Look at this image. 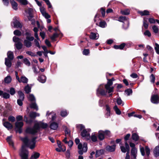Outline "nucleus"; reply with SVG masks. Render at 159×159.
Instances as JSON below:
<instances>
[{"label": "nucleus", "instance_id": "obj_1", "mask_svg": "<svg viewBox=\"0 0 159 159\" xmlns=\"http://www.w3.org/2000/svg\"><path fill=\"white\" fill-rule=\"evenodd\" d=\"M36 138H34L30 141H29L27 137H25L21 139V140L24 143V145L22 146L19 154L21 159H28L29 152L26 149V147L29 146L30 149H32L35 147Z\"/></svg>", "mask_w": 159, "mask_h": 159}, {"label": "nucleus", "instance_id": "obj_2", "mask_svg": "<svg viewBox=\"0 0 159 159\" xmlns=\"http://www.w3.org/2000/svg\"><path fill=\"white\" fill-rule=\"evenodd\" d=\"M47 126L48 125L47 123L41 122L36 123L32 128L27 127L26 129L25 132L27 133L35 135L40 131V128L45 129Z\"/></svg>", "mask_w": 159, "mask_h": 159}, {"label": "nucleus", "instance_id": "obj_3", "mask_svg": "<svg viewBox=\"0 0 159 159\" xmlns=\"http://www.w3.org/2000/svg\"><path fill=\"white\" fill-rule=\"evenodd\" d=\"M75 142L76 144H79L78 146V148L79 150L78 151L79 154L82 155L83 152H86L88 149L87 144L84 143L83 145L81 143H79L80 141L79 139L76 138L75 139Z\"/></svg>", "mask_w": 159, "mask_h": 159}, {"label": "nucleus", "instance_id": "obj_4", "mask_svg": "<svg viewBox=\"0 0 159 159\" xmlns=\"http://www.w3.org/2000/svg\"><path fill=\"white\" fill-rule=\"evenodd\" d=\"M103 84H101L97 90V95L99 96V95L102 96L106 95L107 92L103 89Z\"/></svg>", "mask_w": 159, "mask_h": 159}, {"label": "nucleus", "instance_id": "obj_5", "mask_svg": "<svg viewBox=\"0 0 159 159\" xmlns=\"http://www.w3.org/2000/svg\"><path fill=\"white\" fill-rule=\"evenodd\" d=\"M24 124L22 121H16L15 123V130L16 132L21 133L22 132L21 128L23 125Z\"/></svg>", "mask_w": 159, "mask_h": 159}, {"label": "nucleus", "instance_id": "obj_6", "mask_svg": "<svg viewBox=\"0 0 159 159\" xmlns=\"http://www.w3.org/2000/svg\"><path fill=\"white\" fill-rule=\"evenodd\" d=\"M16 78L19 83H22L24 84H26L28 81V79L25 76H21L20 78H19L18 73L17 72H15Z\"/></svg>", "mask_w": 159, "mask_h": 159}, {"label": "nucleus", "instance_id": "obj_7", "mask_svg": "<svg viewBox=\"0 0 159 159\" xmlns=\"http://www.w3.org/2000/svg\"><path fill=\"white\" fill-rule=\"evenodd\" d=\"M112 84V80H109L107 84L105 85V89L107 91H108L109 93L113 92V87H110Z\"/></svg>", "mask_w": 159, "mask_h": 159}, {"label": "nucleus", "instance_id": "obj_8", "mask_svg": "<svg viewBox=\"0 0 159 159\" xmlns=\"http://www.w3.org/2000/svg\"><path fill=\"white\" fill-rule=\"evenodd\" d=\"M140 151L142 155L144 156L145 155V151L146 153V156L148 157L150 153V149L148 146H146L145 149L143 147L140 148Z\"/></svg>", "mask_w": 159, "mask_h": 159}, {"label": "nucleus", "instance_id": "obj_9", "mask_svg": "<svg viewBox=\"0 0 159 159\" xmlns=\"http://www.w3.org/2000/svg\"><path fill=\"white\" fill-rule=\"evenodd\" d=\"M151 102L154 104L159 103V95L158 94H152L151 98Z\"/></svg>", "mask_w": 159, "mask_h": 159}, {"label": "nucleus", "instance_id": "obj_10", "mask_svg": "<svg viewBox=\"0 0 159 159\" xmlns=\"http://www.w3.org/2000/svg\"><path fill=\"white\" fill-rule=\"evenodd\" d=\"M131 153L132 159H136L137 153V149L136 148H132L131 151Z\"/></svg>", "mask_w": 159, "mask_h": 159}, {"label": "nucleus", "instance_id": "obj_11", "mask_svg": "<svg viewBox=\"0 0 159 159\" xmlns=\"http://www.w3.org/2000/svg\"><path fill=\"white\" fill-rule=\"evenodd\" d=\"M46 116H47V118H52V120H55L56 118V115L54 114L53 112H51L50 113H49V111H48L47 113Z\"/></svg>", "mask_w": 159, "mask_h": 159}, {"label": "nucleus", "instance_id": "obj_12", "mask_svg": "<svg viewBox=\"0 0 159 159\" xmlns=\"http://www.w3.org/2000/svg\"><path fill=\"white\" fill-rule=\"evenodd\" d=\"M3 125L8 130L11 129L13 128L12 125L8 121H5L2 123Z\"/></svg>", "mask_w": 159, "mask_h": 159}, {"label": "nucleus", "instance_id": "obj_13", "mask_svg": "<svg viewBox=\"0 0 159 159\" xmlns=\"http://www.w3.org/2000/svg\"><path fill=\"white\" fill-rule=\"evenodd\" d=\"M88 131L86 129H84L81 132V136L84 137H89L90 134L88 132L90 131V129H87Z\"/></svg>", "mask_w": 159, "mask_h": 159}, {"label": "nucleus", "instance_id": "obj_14", "mask_svg": "<svg viewBox=\"0 0 159 159\" xmlns=\"http://www.w3.org/2000/svg\"><path fill=\"white\" fill-rule=\"evenodd\" d=\"M25 35H26V39H29L31 41H33L34 39V38L33 36H31V34L29 31H26Z\"/></svg>", "mask_w": 159, "mask_h": 159}, {"label": "nucleus", "instance_id": "obj_15", "mask_svg": "<svg viewBox=\"0 0 159 159\" xmlns=\"http://www.w3.org/2000/svg\"><path fill=\"white\" fill-rule=\"evenodd\" d=\"M89 37L91 39L93 40H97L99 38V35L97 33L91 32Z\"/></svg>", "mask_w": 159, "mask_h": 159}, {"label": "nucleus", "instance_id": "obj_16", "mask_svg": "<svg viewBox=\"0 0 159 159\" xmlns=\"http://www.w3.org/2000/svg\"><path fill=\"white\" fill-rule=\"evenodd\" d=\"M32 41L30 40L29 39H26L24 41V43L26 47L29 48L32 45L31 41Z\"/></svg>", "mask_w": 159, "mask_h": 159}, {"label": "nucleus", "instance_id": "obj_17", "mask_svg": "<svg viewBox=\"0 0 159 159\" xmlns=\"http://www.w3.org/2000/svg\"><path fill=\"white\" fill-rule=\"evenodd\" d=\"M58 127V124L55 122H52L50 125V128L53 130H56L57 129Z\"/></svg>", "mask_w": 159, "mask_h": 159}, {"label": "nucleus", "instance_id": "obj_18", "mask_svg": "<svg viewBox=\"0 0 159 159\" xmlns=\"http://www.w3.org/2000/svg\"><path fill=\"white\" fill-rule=\"evenodd\" d=\"M116 147V145H114L111 146H107L106 147V149L108 151L110 152H113L115 150Z\"/></svg>", "mask_w": 159, "mask_h": 159}, {"label": "nucleus", "instance_id": "obj_19", "mask_svg": "<svg viewBox=\"0 0 159 159\" xmlns=\"http://www.w3.org/2000/svg\"><path fill=\"white\" fill-rule=\"evenodd\" d=\"M0 96H2L3 98L5 99L9 98L10 97V94L7 93H3L2 91L0 90Z\"/></svg>", "mask_w": 159, "mask_h": 159}, {"label": "nucleus", "instance_id": "obj_20", "mask_svg": "<svg viewBox=\"0 0 159 159\" xmlns=\"http://www.w3.org/2000/svg\"><path fill=\"white\" fill-rule=\"evenodd\" d=\"M98 138L100 140H102L104 139V131L100 130L98 131Z\"/></svg>", "mask_w": 159, "mask_h": 159}, {"label": "nucleus", "instance_id": "obj_21", "mask_svg": "<svg viewBox=\"0 0 159 159\" xmlns=\"http://www.w3.org/2000/svg\"><path fill=\"white\" fill-rule=\"evenodd\" d=\"M12 60L8 59L7 58H5V64L8 68H10L11 65V61Z\"/></svg>", "mask_w": 159, "mask_h": 159}, {"label": "nucleus", "instance_id": "obj_22", "mask_svg": "<svg viewBox=\"0 0 159 159\" xmlns=\"http://www.w3.org/2000/svg\"><path fill=\"white\" fill-rule=\"evenodd\" d=\"M10 3L11 5L12 8L15 10L18 9L17 4L14 0H10Z\"/></svg>", "mask_w": 159, "mask_h": 159}, {"label": "nucleus", "instance_id": "obj_23", "mask_svg": "<svg viewBox=\"0 0 159 159\" xmlns=\"http://www.w3.org/2000/svg\"><path fill=\"white\" fill-rule=\"evenodd\" d=\"M46 80V77L44 75H41L39 76L38 77V80L40 82L43 83H44Z\"/></svg>", "mask_w": 159, "mask_h": 159}, {"label": "nucleus", "instance_id": "obj_24", "mask_svg": "<svg viewBox=\"0 0 159 159\" xmlns=\"http://www.w3.org/2000/svg\"><path fill=\"white\" fill-rule=\"evenodd\" d=\"M14 27L16 28H21L22 25L20 22L17 20H15L13 22Z\"/></svg>", "mask_w": 159, "mask_h": 159}, {"label": "nucleus", "instance_id": "obj_25", "mask_svg": "<svg viewBox=\"0 0 159 159\" xmlns=\"http://www.w3.org/2000/svg\"><path fill=\"white\" fill-rule=\"evenodd\" d=\"M153 153L155 157H157L159 156V145L157 146L154 149Z\"/></svg>", "mask_w": 159, "mask_h": 159}, {"label": "nucleus", "instance_id": "obj_26", "mask_svg": "<svg viewBox=\"0 0 159 159\" xmlns=\"http://www.w3.org/2000/svg\"><path fill=\"white\" fill-rule=\"evenodd\" d=\"M40 156V154L36 152H34L32 155L30 159H36L38 158Z\"/></svg>", "mask_w": 159, "mask_h": 159}, {"label": "nucleus", "instance_id": "obj_27", "mask_svg": "<svg viewBox=\"0 0 159 159\" xmlns=\"http://www.w3.org/2000/svg\"><path fill=\"white\" fill-rule=\"evenodd\" d=\"M40 115L39 113H36L35 112H30V113L29 116L31 118H34L36 116H39Z\"/></svg>", "mask_w": 159, "mask_h": 159}, {"label": "nucleus", "instance_id": "obj_28", "mask_svg": "<svg viewBox=\"0 0 159 159\" xmlns=\"http://www.w3.org/2000/svg\"><path fill=\"white\" fill-rule=\"evenodd\" d=\"M7 58L12 60L14 58V54L12 52L9 51L7 53Z\"/></svg>", "mask_w": 159, "mask_h": 159}, {"label": "nucleus", "instance_id": "obj_29", "mask_svg": "<svg viewBox=\"0 0 159 159\" xmlns=\"http://www.w3.org/2000/svg\"><path fill=\"white\" fill-rule=\"evenodd\" d=\"M118 20L120 22H124V21H125L127 23H128V20H127V17L126 16H120L119 19Z\"/></svg>", "mask_w": 159, "mask_h": 159}, {"label": "nucleus", "instance_id": "obj_30", "mask_svg": "<svg viewBox=\"0 0 159 159\" xmlns=\"http://www.w3.org/2000/svg\"><path fill=\"white\" fill-rule=\"evenodd\" d=\"M11 81V77L8 75L4 79V81L5 83L7 84L10 83Z\"/></svg>", "mask_w": 159, "mask_h": 159}, {"label": "nucleus", "instance_id": "obj_31", "mask_svg": "<svg viewBox=\"0 0 159 159\" xmlns=\"http://www.w3.org/2000/svg\"><path fill=\"white\" fill-rule=\"evenodd\" d=\"M103 150H97L96 152L95 157H98L103 153Z\"/></svg>", "mask_w": 159, "mask_h": 159}, {"label": "nucleus", "instance_id": "obj_32", "mask_svg": "<svg viewBox=\"0 0 159 159\" xmlns=\"http://www.w3.org/2000/svg\"><path fill=\"white\" fill-rule=\"evenodd\" d=\"M18 93L19 96V99H18L23 100L24 99V94L20 91H19Z\"/></svg>", "mask_w": 159, "mask_h": 159}, {"label": "nucleus", "instance_id": "obj_33", "mask_svg": "<svg viewBox=\"0 0 159 159\" xmlns=\"http://www.w3.org/2000/svg\"><path fill=\"white\" fill-rule=\"evenodd\" d=\"M143 26L146 29H147L148 27V24L146 18H143Z\"/></svg>", "mask_w": 159, "mask_h": 159}, {"label": "nucleus", "instance_id": "obj_34", "mask_svg": "<svg viewBox=\"0 0 159 159\" xmlns=\"http://www.w3.org/2000/svg\"><path fill=\"white\" fill-rule=\"evenodd\" d=\"M98 25L101 28H104L106 27L107 24L105 21H101L99 23Z\"/></svg>", "mask_w": 159, "mask_h": 159}, {"label": "nucleus", "instance_id": "obj_35", "mask_svg": "<svg viewBox=\"0 0 159 159\" xmlns=\"http://www.w3.org/2000/svg\"><path fill=\"white\" fill-rule=\"evenodd\" d=\"M132 138L133 140L135 141H137L139 139V136L137 134L134 133L132 134Z\"/></svg>", "mask_w": 159, "mask_h": 159}, {"label": "nucleus", "instance_id": "obj_36", "mask_svg": "<svg viewBox=\"0 0 159 159\" xmlns=\"http://www.w3.org/2000/svg\"><path fill=\"white\" fill-rule=\"evenodd\" d=\"M30 107L31 108H33L36 111L38 110V108L37 104L35 103H32L30 104Z\"/></svg>", "mask_w": 159, "mask_h": 159}, {"label": "nucleus", "instance_id": "obj_37", "mask_svg": "<svg viewBox=\"0 0 159 159\" xmlns=\"http://www.w3.org/2000/svg\"><path fill=\"white\" fill-rule=\"evenodd\" d=\"M113 109L117 114L119 115L121 114V111L116 105L114 106Z\"/></svg>", "mask_w": 159, "mask_h": 159}, {"label": "nucleus", "instance_id": "obj_38", "mask_svg": "<svg viewBox=\"0 0 159 159\" xmlns=\"http://www.w3.org/2000/svg\"><path fill=\"white\" fill-rule=\"evenodd\" d=\"M25 91L26 93H29L31 91V87L28 84L27 85L25 88Z\"/></svg>", "mask_w": 159, "mask_h": 159}, {"label": "nucleus", "instance_id": "obj_39", "mask_svg": "<svg viewBox=\"0 0 159 159\" xmlns=\"http://www.w3.org/2000/svg\"><path fill=\"white\" fill-rule=\"evenodd\" d=\"M11 136H8L7 138V142H8L9 145H10L13 146V142L11 140Z\"/></svg>", "mask_w": 159, "mask_h": 159}, {"label": "nucleus", "instance_id": "obj_40", "mask_svg": "<svg viewBox=\"0 0 159 159\" xmlns=\"http://www.w3.org/2000/svg\"><path fill=\"white\" fill-rule=\"evenodd\" d=\"M15 46L17 49L20 50L22 48L23 45L21 43L19 42L16 43Z\"/></svg>", "mask_w": 159, "mask_h": 159}, {"label": "nucleus", "instance_id": "obj_41", "mask_svg": "<svg viewBox=\"0 0 159 159\" xmlns=\"http://www.w3.org/2000/svg\"><path fill=\"white\" fill-rule=\"evenodd\" d=\"M139 13L141 16H143L149 15V12L147 10H144L143 11H139Z\"/></svg>", "mask_w": 159, "mask_h": 159}, {"label": "nucleus", "instance_id": "obj_42", "mask_svg": "<svg viewBox=\"0 0 159 159\" xmlns=\"http://www.w3.org/2000/svg\"><path fill=\"white\" fill-rule=\"evenodd\" d=\"M130 11L129 9H125L123 11H121V13L124 15H127L129 14Z\"/></svg>", "mask_w": 159, "mask_h": 159}, {"label": "nucleus", "instance_id": "obj_43", "mask_svg": "<svg viewBox=\"0 0 159 159\" xmlns=\"http://www.w3.org/2000/svg\"><path fill=\"white\" fill-rule=\"evenodd\" d=\"M8 120L9 121L13 122L15 121L16 118L14 116H10L8 117Z\"/></svg>", "mask_w": 159, "mask_h": 159}, {"label": "nucleus", "instance_id": "obj_44", "mask_svg": "<svg viewBox=\"0 0 159 159\" xmlns=\"http://www.w3.org/2000/svg\"><path fill=\"white\" fill-rule=\"evenodd\" d=\"M24 121L27 124H31L32 122V120L31 119L28 120V118L25 116L24 117Z\"/></svg>", "mask_w": 159, "mask_h": 159}, {"label": "nucleus", "instance_id": "obj_45", "mask_svg": "<svg viewBox=\"0 0 159 159\" xmlns=\"http://www.w3.org/2000/svg\"><path fill=\"white\" fill-rule=\"evenodd\" d=\"M28 98L30 101L32 102L35 101V98L34 95L32 94H30L29 95Z\"/></svg>", "mask_w": 159, "mask_h": 159}, {"label": "nucleus", "instance_id": "obj_46", "mask_svg": "<svg viewBox=\"0 0 159 159\" xmlns=\"http://www.w3.org/2000/svg\"><path fill=\"white\" fill-rule=\"evenodd\" d=\"M65 132L66 136H70V131L69 129L67 128L66 126H65Z\"/></svg>", "mask_w": 159, "mask_h": 159}, {"label": "nucleus", "instance_id": "obj_47", "mask_svg": "<svg viewBox=\"0 0 159 159\" xmlns=\"http://www.w3.org/2000/svg\"><path fill=\"white\" fill-rule=\"evenodd\" d=\"M152 29L153 30V32L155 33H157L159 29L158 27L156 26V25H153L152 27Z\"/></svg>", "mask_w": 159, "mask_h": 159}, {"label": "nucleus", "instance_id": "obj_48", "mask_svg": "<svg viewBox=\"0 0 159 159\" xmlns=\"http://www.w3.org/2000/svg\"><path fill=\"white\" fill-rule=\"evenodd\" d=\"M116 102L118 105H121L122 104V105L123 106L124 104V103L123 102L120 98H119L117 99Z\"/></svg>", "mask_w": 159, "mask_h": 159}, {"label": "nucleus", "instance_id": "obj_49", "mask_svg": "<svg viewBox=\"0 0 159 159\" xmlns=\"http://www.w3.org/2000/svg\"><path fill=\"white\" fill-rule=\"evenodd\" d=\"M91 139L93 142H96L97 140V137L95 135V134L94 133L92 134L91 137Z\"/></svg>", "mask_w": 159, "mask_h": 159}, {"label": "nucleus", "instance_id": "obj_50", "mask_svg": "<svg viewBox=\"0 0 159 159\" xmlns=\"http://www.w3.org/2000/svg\"><path fill=\"white\" fill-rule=\"evenodd\" d=\"M155 49L156 53L159 54V45L157 43H155Z\"/></svg>", "mask_w": 159, "mask_h": 159}, {"label": "nucleus", "instance_id": "obj_51", "mask_svg": "<svg viewBox=\"0 0 159 159\" xmlns=\"http://www.w3.org/2000/svg\"><path fill=\"white\" fill-rule=\"evenodd\" d=\"M23 62L26 65L29 66L30 65V63L27 58H24L23 59Z\"/></svg>", "mask_w": 159, "mask_h": 159}, {"label": "nucleus", "instance_id": "obj_52", "mask_svg": "<svg viewBox=\"0 0 159 159\" xmlns=\"http://www.w3.org/2000/svg\"><path fill=\"white\" fill-rule=\"evenodd\" d=\"M58 36V34L57 33H54L52 36L50 37V38L52 40H54Z\"/></svg>", "mask_w": 159, "mask_h": 159}, {"label": "nucleus", "instance_id": "obj_53", "mask_svg": "<svg viewBox=\"0 0 159 159\" xmlns=\"http://www.w3.org/2000/svg\"><path fill=\"white\" fill-rule=\"evenodd\" d=\"M150 79L151 82L153 83H154L155 80V77L154 75L152 74L150 76Z\"/></svg>", "mask_w": 159, "mask_h": 159}, {"label": "nucleus", "instance_id": "obj_54", "mask_svg": "<svg viewBox=\"0 0 159 159\" xmlns=\"http://www.w3.org/2000/svg\"><path fill=\"white\" fill-rule=\"evenodd\" d=\"M89 53V50L88 49H85L83 52V54L84 55H88Z\"/></svg>", "mask_w": 159, "mask_h": 159}, {"label": "nucleus", "instance_id": "obj_55", "mask_svg": "<svg viewBox=\"0 0 159 159\" xmlns=\"http://www.w3.org/2000/svg\"><path fill=\"white\" fill-rule=\"evenodd\" d=\"M14 34L16 35L20 36L21 35V32L20 31L17 30L14 31Z\"/></svg>", "mask_w": 159, "mask_h": 159}, {"label": "nucleus", "instance_id": "obj_56", "mask_svg": "<svg viewBox=\"0 0 159 159\" xmlns=\"http://www.w3.org/2000/svg\"><path fill=\"white\" fill-rule=\"evenodd\" d=\"M9 93L11 95H14L16 93V91L15 89L13 88H10V89Z\"/></svg>", "mask_w": 159, "mask_h": 159}, {"label": "nucleus", "instance_id": "obj_57", "mask_svg": "<svg viewBox=\"0 0 159 159\" xmlns=\"http://www.w3.org/2000/svg\"><path fill=\"white\" fill-rule=\"evenodd\" d=\"M68 114L66 110L61 111V116L63 117H65Z\"/></svg>", "mask_w": 159, "mask_h": 159}, {"label": "nucleus", "instance_id": "obj_58", "mask_svg": "<svg viewBox=\"0 0 159 159\" xmlns=\"http://www.w3.org/2000/svg\"><path fill=\"white\" fill-rule=\"evenodd\" d=\"M13 40L14 42L16 43L20 42V39L18 37H17L16 36H14L13 38Z\"/></svg>", "mask_w": 159, "mask_h": 159}, {"label": "nucleus", "instance_id": "obj_59", "mask_svg": "<svg viewBox=\"0 0 159 159\" xmlns=\"http://www.w3.org/2000/svg\"><path fill=\"white\" fill-rule=\"evenodd\" d=\"M34 42L35 46L38 47L39 48H41L39 43L38 41V40L35 39L34 40Z\"/></svg>", "mask_w": 159, "mask_h": 159}, {"label": "nucleus", "instance_id": "obj_60", "mask_svg": "<svg viewBox=\"0 0 159 159\" xmlns=\"http://www.w3.org/2000/svg\"><path fill=\"white\" fill-rule=\"evenodd\" d=\"M132 90L131 89H128L125 90V93L127 95H129L130 94L132 93Z\"/></svg>", "mask_w": 159, "mask_h": 159}, {"label": "nucleus", "instance_id": "obj_61", "mask_svg": "<svg viewBox=\"0 0 159 159\" xmlns=\"http://www.w3.org/2000/svg\"><path fill=\"white\" fill-rule=\"evenodd\" d=\"M16 118L17 121H21L23 120V116L20 115L17 116H16Z\"/></svg>", "mask_w": 159, "mask_h": 159}, {"label": "nucleus", "instance_id": "obj_62", "mask_svg": "<svg viewBox=\"0 0 159 159\" xmlns=\"http://www.w3.org/2000/svg\"><path fill=\"white\" fill-rule=\"evenodd\" d=\"M144 34L145 35L148 36L149 37H150L151 35V33L148 30H146L144 33Z\"/></svg>", "mask_w": 159, "mask_h": 159}, {"label": "nucleus", "instance_id": "obj_63", "mask_svg": "<svg viewBox=\"0 0 159 159\" xmlns=\"http://www.w3.org/2000/svg\"><path fill=\"white\" fill-rule=\"evenodd\" d=\"M42 15L46 19H48L50 17V15L46 12H44Z\"/></svg>", "mask_w": 159, "mask_h": 159}, {"label": "nucleus", "instance_id": "obj_64", "mask_svg": "<svg viewBox=\"0 0 159 159\" xmlns=\"http://www.w3.org/2000/svg\"><path fill=\"white\" fill-rule=\"evenodd\" d=\"M40 35L42 39H45L46 34L44 32H42L40 33Z\"/></svg>", "mask_w": 159, "mask_h": 159}]
</instances>
